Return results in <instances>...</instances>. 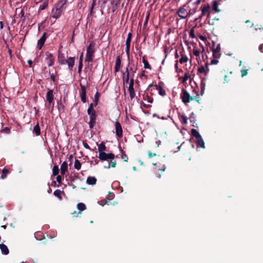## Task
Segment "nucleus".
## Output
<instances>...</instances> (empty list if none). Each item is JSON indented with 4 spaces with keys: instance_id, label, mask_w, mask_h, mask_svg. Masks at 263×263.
Listing matches in <instances>:
<instances>
[{
    "instance_id": "nucleus-1",
    "label": "nucleus",
    "mask_w": 263,
    "mask_h": 263,
    "mask_svg": "<svg viewBox=\"0 0 263 263\" xmlns=\"http://www.w3.org/2000/svg\"><path fill=\"white\" fill-rule=\"evenodd\" d=\"M67 0H61L56 3L51 11L52 16L57 19L61 15L66 8Z\"/></svg>"
},
{
    "instance_id": "nucleus-2",
    "label": "nucleus",
    "mask_w": 263,
    "mask_h": 263,
    "mask_svg": "<svg viewBox=\"0 0 263 263\" xmlns=\"http://www.w3.org/2000/svg\"><path fill=\"white\" fill-rule=\"evenodd\" d=\"M93 48L94 45L92 43L89 44L87 47V52L85 59V62H90L92 61L95 53V50Z\"/></svg>"
},
{
    "instance_id": "nucleus-3",
    "label": "nucleus",
    "mask_w": 263,
    "mask_h": 263,
    "mask_svg": "<svg viewBox=\"0 0 263 263\" xmlns=\"http://www.w3.org/2000/svg\"><path fill=\"white\" fill-rule=\"evenodd\" d=\"M177 14L180 18H185L189 15H191V10H189L188 7L186 5H183L178 9Z\"/></svg>"
},
{
    "instance_id": "nucleus-4",
    "label": "nucleus",
    "mask_w": 263,
    "mask_h": 263,
    "mask_svg": "<svg viewBox=\"0 0 263 263\" xmlns=\"http://www.w3.org/2000/svg\"><path fill=\"white\" fill-rule=\"evenodd\" d=\"M200 10L201 11V13L199 16L200 18L204 16H206L207 18L210 17V7L209 4L202 5L200 7Z\"/></svg>"
},
{
    "instance_id": "nucleus-5",
    "label": "nucleus",
    "mask_w": 263,
    "mask_h": 263,
    "mask_svg": "<svg viewBox=\"0 0 263 263\" xmlns=\"http://www.w3.org/2000/svg\"><path fill=\"white\" fill-rule=\"evenodd\" d=\"M213 57L215 59H219L221 56L220 44L213 43L212 45Z\"/></svg>"
},
{
    "instance_id": "nucleus-6",
    "label": "nucleus",
    "mask_w": 263,
    "mask_h": 263,
    "mask_svg": "<svg viewBox=\"0 0 263 263\" xmlns=\"http://www.w3.org/2000/svg\"><path fill=\"white\" fill-rule=\"evenodd\" d=\"M99 158L102 161L107 160L108 159L113 160L115 158V155L112 153H100L99 154Z\"/></svg>"
},
{
    "instance_id": "nucleus-7",
    "label": "nucleus",
    "mask_w": 263,
    "mask_h": 263,
    "mask_svg": "<svg viewBox=\"0 0 263 263\" xmlns=\"http://www.w3.org/2000/svg\"><path fill=\"white\" fill-rule=\"evenodd\" d=\"M181 98L182 101L185 104L193 100V98L190 96V94L184 89H183L182 91Z\"/></svg>"
},
{
    "instance_id": "nucleus-8",
    "label": "nucleus",
    "mask_w": 263,
    "mask_h": 263,
    "mask_svg": "<svg viewBox=\"0 0 263 263\" xmlns=\"http://www.w3.org/2000/svg\"><path fill=\"white\" fill-rule=\"evenodd\" d=\"M115 122V129H116V134L117 136L119 138L122 137L123 136V131L121 125L120 123L118 121V119L116 120Z\"/></svg>"
},
{
    "instance_id": "nucleus-9",
    "label": "nucleus",
    "mask_w": 263,
    "mask_h": 263,
    "mask_svg": "<svg viewBox=\"0 0 263 263\" xmlns=\"http://www.w3.org/2000/svg\"><path fill=\"white\" fill-rule=\"evenodd\" d=\"M134 81L133 79H131L129 82L128 87V92L129 93V97L131 100L133 99L135 97V92L134 89Z\"/></svg>"
},
{
    "instance_id": "nucleus-10",
    "label": "nucleus",
    "mask_w": 263,
    "mask_h": 263,
    "mask_svg": "<svg viewBox=\"0 0 263 263\" xmlns=\"http://www.w3.org/2000/svg\"><path fill=\"white\" fill-rule=\"evenodd\" d=\"M97 0H92L91 4L90 6L89 7V13L88 14L87 18H89V17H92L95 12L94 11V8L95 6L96 5Z\"/></svg>"
},
{
    "instance_id": "nucleus-11",
    "label": "nucleus",
    "mask_w": 263,
    "mask_h": 263,
    "mask_svg": "<svg viewBox=\"0 0 263 263\" xmlns=\"http://www.w3.org/2000/svg\"><path fill=\"white\" fill-rule=\"evenodd\" d=\"M45 60L48 66H51L53 64V57L51 53L49 52L45 53Z\"/></svg>"
},
{
    "instance_id": "nucleus-12",
    "label": "nucleus",
    "mask_w": 263,
    "mask_h": 263,
    "mask_svg": "<svg viewBox=\"0 0 263 263\" xmlns=\"http://www.w3.org/2000/svg\"><path fill=\"white\" fill-rule=\"evenodd\" d=\"M46 40V33L44 32L42 34L41 37L38 40V42H37V48L39 50H41L42 49L43 46L44 45V44L45 43Z\"/></svg>"
},
{
    "instance_id": "nucleus-13",
    "label": "nucleus",
    "mask_w": 263,
    "mask_h": 263,
    "mask_svg": "<svg viewBox=\"0 0 263 263\" xmlns=\"http://www.w3.org/2000/svg\"><path fill=\"white\" fill-rule=\"evenodd\" d=\"M117 8V3H116L114 1H112L110 2V5L108 7V13L110 12H114Z\"/></svg>"
},
{
    "instance_id": "nucleus-14",
    "label": "nucleus",
    "mask_w": 263,
    "mask_h": 263,
    "mask_svg": "<svg viewBox=\"0 0 263 263\" xmlns=\"http://www.w3.org/2000/svg\"><path fill=\"white\" fill-rule=\"evenodd\" d=\"M75 58L74 57H69L67 58L66 61V64L68 65V68L71 70L74 65Z\"/></svg>"
},
{
    "instance_id": "nucleus-15",
    "label": "nucleus",
    "mask_w": 263,
    "mask_h": 263,
    "mask_svg": "<svg viewBox=\"0 0 263 263\" xmlns=\"http://www.w3.org/2000/svg\"><path fill=\"white\" fill-rule=\"evenodd\" d=\"M46 100L49 103L51 104L53 100V90H49L46 94Z\"/></svg>"
},
{
    "instance_id": "nucleus-16",
    "label": "nucleus",
    "mask_w": 263,
    "mask_h": 263,
    "mask_svg": "<svg viewBox=\"0 0 263 263\" xmlns=\"http://www.w3.org/2000/svg\"><path fill=\"white\" fill-rule=\"evenodd\" d=\"M197 71L198 72H199L200 73H203L206 76L209 71V69L208 67L207 64H206L205 67H204L203 66L199 67L197 69Z\"/></svg>"
},
{
    "instance_id": "nucleus-17",
    "label": "nucleus",
    "mask_w": 263,
    "mask_h": 263,
    "mask_svg": "<svg viewBox=\"0 0 263 263\" xmlns=\"http://www.w3.org/2000/svg\"><path fill=\"white\" fill-rule=\"evenodd\" d=\"M97 104V102H95L93 103H91L87 109V112L89 115H95V110L93 107L96 106Z\"/></svg>"
},
{
    "instance_id": "nucleus-18",
    "label": "nucleus",
    "mask_w": 263,
    "mask_h": 263,
    "mask_svg": "<svg viewBox=\"0 0 263 263\" xmlns=\"http://www.w3.org/2000/svg\"><path fill=\"white\" fill-rule=\"evenodd\" d=\"M196 143L197 147H199L202 148H205L204 142L202 137L196 139Z\"/></svg>"
},
{
    "instance_id": "nucleus-19",
    "label": "nucleus",
    "mask_w": 263,
    "mask_h": 263,
    "mask_svg": "<svg viewBox=\"0 0 263 263\" xmlns=\"http://www.w3.org/2000/svg\"><path fill=\"white\" fill-rule=\"evenodd\" d=\"M121 67V59L120 56H118L116 60V64L115 66V72H117L119 71Z\"/></svg>"
},
{
    "instance_id": "nucleus-20",
    "label": "nucleus",
    "mask_w": 263,
    "mask_h": 263,
    "mask_svg": "<svg viewBox=\"0 0 263 263\" xmlns=\"http://www.w3.org/2000/svg\"><path fill=\"white\" fill-rule=\"evenodd\" d=\"M0 249L2 254L4 255H8L9 253L7 246L3 243L0 244Z\"/></svg>"
},
{
    "instance_id": "nucleus-21",
    "label": "nucleus",
    "mask_w": 263,
    "mask_h": 263,
    "mask_svg": "<svg viewBox=\"0 0 263 263\" xmlns=\"http://www.w3.org/2000/svg\"><path fill=\"white\" fill-rule=\"evenodd\" d=\"M96 116H90L89 121L88 122L90 129H92L96 122Z\"/></svg>"
},
{
    "instance_id": "nucleus-22",
    "label": "nucleus",
    "mask_w": 263,
    "mask_h": 263,
    "mask_svg": "<svg viewBox=\"0 0 263 263\" xmlns=\"http://www.w3.org/2000/svg\"><path fill=\"white\" fill-rule=\"evenodd\" d=\"M97 179L95 177L88 176L86 180V183L89 185H95L96 184Z\"/></svg>"
},
{
    "instance_id": "nucleus-23",
    "label": "nucleus",
    "mask_w": 263,
    "mask_h": 263,
    "mask_svg": "<svg viewBox=\"0 0 263 263\" xmlns=\"http://www.w3.org/2000/svg\"><path fill=\"white\" fill-rule=\"evenodd\" d=\"M155 87L156 90L158 91V93L160 96L164 97L165 95V91L164 89H163L161 86L159 85H156Z\"/></svg>"
},
{
    "instance_id": "nucleus-24",
    "label": "nucleus",
    "mask_w": 263,
    "mask_h": 263,
    "mask_svg": "<svg viewBox=\"0 0 263 263\" xmlns=\"http://www.w3.org/2000/svg\"><path fill=\"white\" fill-rule=\"evenodd\" d=\"M77 208L79 210V212L78 213V215H81L82 211L86 210V206L84 203L80 202L78 203Z\"/></svg>"
},
{
    "instance_id": "nucleus-25",
    "label": "nucleus",
    "mask_w": 263,
    "mask_h": 263,
    "mask_svg": "<svg viewBox=\"0 0 263 263\" xmlns=\"http://www.w3.org/2000/svg\"><path fill=\"white\" fill-rule=\"evenodd\" d=\"M58 60L59 63L61 65L66 64V59H65L64 54L63 53H59Z\"/></svg>"
},
{
    "instance_id": "nucleus-26",
    "label": "nucleus",
    "mask_w": 263,
    "mask_h": 263,
    "mask_svg": "<svg viewBox=\"0 0 263 263\" xmlns=\"http://www.w3.org/2000/svg\"><path fill=\"white\" fill-rule=\"evenodd\" d=\"M68 164L66 161H64L61 166V174L64 175L67 171Z\"/></svg>"
},
{
    "instance_id": "nucleus-27",
    "label": "nucleus",
    "mask_w": 263,
    "mask_h": 263,
    "mask_svg": "<svg viewBox=\"0 0 263 263\" xmlns=\"http://www.w3.org/2000/svg\"><path fill=\"white\" fill-rule=\"evenodd\" d=\"M98 151L99 152V154H100V153H104V151H106V147L103 142H102L98 145Z\"/></svg>"
},
{
    "instance_id": "nucleus-28",
    "label": "nucleus",
    "mask_w": 263,
    "mask_h": 263,
    "mask_svg": "<svg viewBox=\"0 0 263 263\" xmlns=\"http://www.w3.org/2000/svg\"><path fill=\"white\" fill-rule=\"evenodd\" d=\"M191 135L196 138V139L201 137V135H200L199 133L195 129H191Z\"/></svg>"
},
{
    "instance_id": "nucleus-29",
    "label": "nucleus",
    "mask_w": 263,
    "mask_h": 263,
    "mask_svg": "<svg viewBox=\"0 0 263 263\" xmlns=\"http://www.w3.org/2000/svg\"><path fill=\"white\" fill-rule=\"evenodd\" d=\"M218 4L216 1H214L212 4V9L216 12H220V10L218 7Z\"/></svg>"
},
{
    "instance_id": "nucleus-30",
    "label": "nucleus",
    "mask_w": 263,
    "mask_h": 263,
    "mask_svg": "<svg viewBox=\"0 0 263 263\" xmlns=\"http://www.w3.org/2000/svg\"><path fill=\"white\" fill-rule=\"evenodd\" d=\"M64 193L63 191H61L60 190H56L53 192V194L55 196L57 197L59 199L61 200L62 197L61 196V194Z\"/></svg>"
},
{
    "instance_id": "nucleus-31",
    "label": "nucleus",
    "mask_w": 263,
    "mask_h": 263,
    "mask_svg": "<svg viewBox=\"0 0 263 263\" xmlns=\"http://www.w3.org/2000/svg\"><path fill=\"white\" fill-rule=\"evenodd\" d=\"M143 99L144 101L147 103H152L153 101V98L147 94L144 95Z\"/></svg>"
},
{
    "instance_id": "nucleus-32",
    "label": "nucleus",
    "mask_w": 263,
    "mask_h": 263,
    "mask_svg": "<svg viewBox=\"0 0 263 263\" xmlns=\"http://www.w3.org/2000/svg\"><path fill=\"white\" fill-rule=\"evenodd\" d=\"M81 87V91L80 92V97L81 96H86V87L84 85H83L82 84H80Z\"/></svg>"
},
{
    "instance_id": "nucleus-33",
    "label": "nucleus",
    "mask_w": 263,
    "mask_h": 263,
    "mask_svg": "<svg viewBox=\"0 0 263 263\" xmlns=\"http://www.w3.org/2000/svg\"><path fill=\"white\" fill-rule=\"evenodd\" d=\"M181 57L179 60V62L181 64L186 63L188 61V58L187 57V56L184 54H181Z\"/></svg>"
},
{
    "instance_id": "nucleus-34",
    "label": "nucleus",
    "mask_w": 263,
    "mask_h": 263,
    "mask_svg": "<svg viewBox=\"0 0 263 263\" xmlns=\"http://www.w3.org/2000/svg\"><path fill=\"white\" fill-rule=\"evenodd\" d=\"M83 53L81 54L80 59H79V66H78V72L80 73L82 70V66H83Z\"/></svg>"
},
{
    "instance_id": "nucleus-35",
    "label": "nucleus",
    "mask_w": 263,
    "mask_h": 263,
    "mask_svg": "<svg viewBox=\"0 0 263 263\" xmlns=\"http://www.w3.org/2000/svg\"><path fill=\"white\" fill-rule=\"evenodd\" d=\"M9 173V171L7 169V168H4L3 170H2V174H1V176L0 177V178L2 179H5L6 176H7V175Z\"/></svg>"
},
{
    "instance_id": "nucleus-36",
    "label": "nucleus",
    "mask_w": 263,
    "mask_h": 263,
    "mask_svg": "<svg viewBox=\"0 0 263 263\" xmlns=\"http://www.w3.org/2000/svg\"><path fill=\"white\" fill-rule=\"evenodd\" d=\"M142 62L144 64V67L145 69H148L149 70H151L152 68L150 65L149 64L148 61L145 60V59L143 57L142 59Z\"/></svg>"
},
{
    "instance_id": "nucleus-37",
    "label": "nucleus",
    "mask_w": 263,
    "mask_h": 263,
    "mask_svg": "<svg viewBox=\"0 0 263 263\" xmlns=\"http://www.w3.org/2000/svg\"><path fill=\"white\" fill-rule=\"evenodd\" d=\"M86 7V4L85 3L84 0H80L78 3V7L79 9L82 8L83 10L85 9Z\"/></svg>"
},
{
    "instance_id": "nucleus-38",
    "label": "nucleus",
    "mask_w": 263,
    "mask_h": 263,
    "mask_svg": "<svg viewBox=\"0 0 263 263\" xmlns=\"http://www.w3.org/2000/svg\"><path fill=\"white\" fill-rule=\"evenodd\" d=\"M116 164L117 163L116 161H110L108 163V166H104V167L107 169H108L110 167H115L116 166Z\"/></svg>"
},
{
    "instance_id": "nucleus-39",
    "label": "nucleus",
    "mask_w": 263,
    "mask_h": 263,
    "mask_svg": "<svg viewBox=\"0 0 263 263\" xmlns=\"http://www.w3.org/2000/svg\"><path fill=\"white\" fill-rule=\"evenodd\" d=\"M74 167L77 170H80L81 167V163L79 160L76 159L74 161Z\"/></svg>"
},
{
    "instance_id": "nucleus-40",
    "label": "nucleus",
    "mask_w": 263,
    "mask_h": 263,
    "mask_svg": "<svg viewBox=\"0 0 263 263\" xmlns=\"http://www.w3.org/2000/svg\"><path fill=\"white\" fill-rule=\"evenodd\" d=\"M33 132L35 133L37 136H39L41 134L40 128L39 124H36L34 126Z\"/></svg>"
},
{
    "instance_id": "nucleus-41",
    "label": "nucleus",
    "mask_w": 263,
    "mask_h": 263,
    "mask_svg": "<svg viewBox=\"0 0 263 263\" xmlns=\"http://www.w3.org/2000/svg\"><path fill=\"white\" fill-rule=\"evenodd\" d=\"M59 173V168L58 165H54L52 169V174L53 176H57Z\"/></svg>"
},
{
    "instance_id": "nucleus-42",
    "label": "nucleus",
    "mask_w": 263,
    "mask_h": 263,
    "mask_svg": "<svg viewBox=\"0 0 263 263\" xmlns=\"http://www.w3.org/2000/svg\"><path fill=\"white\" fill-rule=\"evenodd\" d=\"M107 0H100V1H99V2L102 3V4L101 5V12L102 14H103V13H104L102 9L104 8L105 5L106 3H107Z\"/></svg>"
},
{
    "instance_id": "nucleus-43",
    "label": "nucleus",
    "mask_w": 263,
    "mask_h": 263,
    "mask_svg": "<svg viewBox=\"0 0 263 263\" xmlns=\"http://www.w3.org/2000/svg\"><path fill=\"white\" fill-rule=\"evenodd\" d=\"M193 53L195 56L196 57L197 59L198 58H199V57H200V52L199 50H198L196 48H194L193 50Z\"/></svg>"
},
{
    "instance_id": "nucleus-44",
    "label": "nucleus",
    "mask_w": 263,
    "mask_h": 263,
    "mask_svg": "<svg viewBox=\"0 0 263 263\" xmlns=\"http://www.w3.org/2000/svg\"><path fill=\"white\" fill-rule=\"evenodd\" d=\"M181 123L183 124H186L187 122V118L186 116H179Z\"/></svg>"
},
{
    "instance_id": "nucleus-45",
    "label": "nucleus",
    "mask_w": 263,
    "mask_h": 263,
    "mask_svg": "<svg viewBox=\"0 0 263 263\" xmlns=\"http://www.w3.org/2000/svg\"><path fill=\"white\" fill-rule=\"evenodd\" d=\"M125 74H126L125 81H126V82L127 83L128 82L129 79V72L128 68H126Z\"/></svg>"
},
{
    "instance_id": "nucleus-46",
    "label": "nucleus",
    "mask_w": 263,
    "mask_h": 263,
    "mask_svg": "<svg viewBox=\"0 0 263 263\" xmlns=\"http://www.w3.org/2000/svg\"><path fill=\"white\" fill-rule=\"evenodd\" d=\"M47 5H48V2L47 1L44 2L43 3V4H42L40 6V9L41 10H44L47 7Z\"/></svg>"
},
{
    "instance_id": "nucleus-47",
    "label": "nucleus",
    "mask_w": 263,
    "mask_h": 263,
    "mask_svg": "<svg viewBox=\"0 0 263 263\" xmlns=\"http://www.w3.org/2000/svg\"><path fill=\"white\" fill-rule=\"evenodd\" d=\"M248 74V70L247 69H242L241 70V75L242 77L247 76Z\"/></svg>"
},
{
    "instance_id": "nucleus-48",
    "label": "nucleus",
    "mask_w": 263,
    "mask_h": 263,
    "mask_svg": "<svg viewBox=\"0 0 263 263\" xmlns=\"http://www.w3.org/2000/svg\"><path fill=\"white\" fill-rule=\"evenodd\" d=\"M189 36L192 38L195 37V35L194 34V30L193 29L190 30L189 32Z\"/></svg>"
},
{
    "instance_id": "nucleus-49",
    "label": "nucleus",
    "mask_w": 263,
    "mask_h": 263,
    "mask_svg": "<svg viewBox=\"0 0 263 263\" xmlns=\"http://www.w3.org/2000/svg\"><path fill=\"white\" fill-rule=\"evenodd\" d=\"M219 62L217 59H212L210 62V65H216Z\"/></svg>"
},
{
    "instance_id": "nucleus-50",
    "label": "nucleus",
    "mask_w": 263,
    "mask_h": 263,
    "mask_svg": "<svg viewBox=\"0 0 263 263\" xmlns=\"http://www.w3.org/2000/svg\"><path fill=\"white\" fill-rule=\"evenodd\" d=\"M131 39L129 37H127L126 40V46H130V45Z\"/></svg>"
},
{
    "instance_id": "nucleus-51",
    "label": "nucleus",
    "mask_w": 263,
    "mask_h": 263,
    "mask_svg": "<svg viewBox=\"0 0 263 263\" xmlns=\"http://www.w3.org/2000/svg\"><path fill=\"white\" fill-rule=\"evenodd\" d=\"M57 181L60 183H61V181H62V177L60 176V175H57Z\"/></svg>"
},
{
    "instance_id": "nucleus-52",
    "label": "nucleus",
    "mask_w": 263,
    "mask_h": 263,
    "mask_svg": "<svg viewBox=\"0 0 263 263\" xmlns=\"http://www.w3.org/2000/svg\"><path fill=\"white\" fill-rule=\"evenodd\" d=\"M83 145L85 148L88 149H91V148L90 147L89 145L86 142H83Z\"/></svg>"
},
{
    "instance_id": "nucleus-53",
    "label": "nucleus",
    "mask_w": 263,
    "mask_h": 263,
    "mask_svg": "<svg viewBox=\"0 0 263 263\" xmlns=\"http://www.w3.org/2000/svg\"><path fill=\"white\" fill-rule=\"evenodd\" d=\"M157 155L156 153L153 154L151 151H149L148 152V158H151L153 156H156Z\"/></svg>"
},
{
    "instance_id": "nucleus-54",
    "label": "nucleus",
    "mask_w": 263,
    "mask_h": 263,
    "mask_svg": "<svg viewBox=\"0 0 263 263\" xmlns=\"http://www.w3.org/2000/svg\"><path fill=\"white\" fill-rule=\"evenodd\" d=\"M122 158L123 159H124L125 161L127 162L128 157H127V156L126 155H125V154H123V155H122Z\"/></svg>"
},
{
    "instance_id": "nucleus-55",
    "label": "nucleus",
    "mask_w": 263,
    "mask_h": 263,
    "mask_svg": "<svg viewBox=\"0 0 263 263\" xmlns=\"http://www.w3.org/2000/svg\"><path fill=\"white\" fill-rule=\"evenodd\" d=\"M189 78V76L188 74L187 73H185L183 78V82H184L185 81H186Z\"/></svg>"
},
{
    "instance_id": "nucleus-56",
    "label": "nucleus",
    "mask_w": 263,
    "mask_h": 263,
    "mask_svg": "<svg viewBox=\"0 0 263 263\" xmlns=\"http://www.w3.org/2000/svg\"><path fill=\"white\" fill-rule=\"evenodd\" d=\"M161 143V142L160 140H158L156 141V147H158Z\"/></svg>"
},
{
    "instance_id": "nucleus-57",
    "label": "nucleus",
    "mask_w": 263,
    "mask_h": 263,
    "mask_svg": "<svg viewBox=\"0 0 263 263\" xmlns=\"http://www.w3.org/2000/svg\"><path fill=\"white\" fill-rule=\"evenodd\" d=\"M81 97V101H82L83 103L86 102V96H81V97Z\"/></svg>"
},
{
    "instance_id": "nucleus-58",
    "label": "nucleus",
    "mask_w": 263,
    "mask_h": 263,
    "mask_svg": "<svg viewBox=\"0 0 263 263\" xmlns=\"http://www.w3.org/2000/svg\"><path fill=\"white\" fill-rule=\"evenodd\" d=\"M51 186H57V184L56 181H52V182H51ZM58 186H59V185H58Z\"/></svg>"
},
{
    "instance_id": "nucleus-59",
    "label": "nucleus",
    "mask_w": 263,
    "mask_h": 263,
    "mask_svg": "<svg viewBox=\"0 0 263 263\" xmlns=\"http://www.w3.org/2000/svg\"><path fill=\"white\" fill-rule=\"evenodd\" d=\"M259 50L261 52H263V44H261L259 46Z\"/></svg>"
},
{
    "instance_id": "nucleus-60",
    "label": "nucleus",
    "mask_w": 263,
    "mask_h": 263,
    "mask_svg": "<svg viewBox=\"0 0 263 263\" xmlns=\"http://www.w3.org/2000/svg\"><path fill=\"white\" fill-rule=\"evenodd\" d=\"M130 46H126V52L128 54L129 52Z\"/></svg>"
},
{
    "instance_id": "nucleus-61",
    "label": "nucleus",
    "mask_w": 263,
    "mask_h": 263,
    "mask_svg": "<svg viewBox=\"0 0 263 263\" xmlns=\"http://www.w3.org/2000/svg\"><path fill=\"white\" fill-rule=\"evenodd\" d=\"M148 18H149V13L146 15L145 21V23H144V25L147 24Z\"/></svg>"
},
{
    "instance_id": "nucleus-62",
    "label": "nucleus",
    "mask_w": 263,
    "mask_h": 263,
    "mask_svg": "<svg viewBox=\"0 0 263 263\" xmlns=\"http://www.w3.org/2000/svg\"><path fill=\"white\" fill-rule=\"evenodd\" d=\"M50 78L53 81H55V77L53 73L50 74Z\"/></svg>"
},
{
    "instance_id": "nucleus-63",
    "label": "nucleus",
    "mask_w": 263,
    "mask_h": 263,
    "mask_svg": "<svg viewBox=\"0 0 263 263\" xmlns=\"http://www.w3.org/2000/svg\"><path fill=\"white\" fill-rule=\"evenodd\" d=\"M196 11V8H195L193 9L192 10H191V15H192L194 14Z\"/></svg>"
},
{
    "instance_id": "nucleus-64",
    "label": "nucleus",
    "mask_w": 263,
    "mask_h": 263,
    "mask_svg": "<svg viewBox=\"0 0 263 263\" xmlns=\"http://www.w3.org/2000/svg\"><path fill=\"white\" fill-rule=\"evenodd\" d=\"M131 117V119L135 120V121H138V118H137L136 116H130Z\"/></svg>"
}]
</instances>
